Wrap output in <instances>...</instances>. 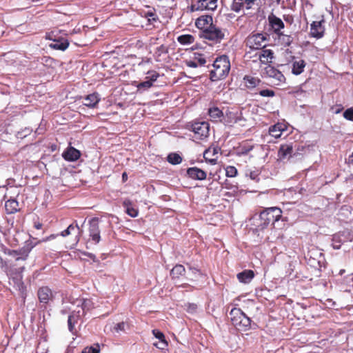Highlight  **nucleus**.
Segmentation results:
<instances>
[{
  "label": "nucleus",
  "mask_w": 353,
  "mask_h": 353,
  "mask_svg": "<svg viewBox=\"0 0 353 353\" xmlns=\"http://www.w3.org/2000/svg\"><path fill=\"white\" fill-rule=\"evenodd\" d=\"M230 70V62L226 55H221L216 58L212 64V69L210 72V79L212 81H218L226 78Z\"/></svg>",
  "instance_id": "obj_1"
},
{
  "label": "nucleus",
  "mask_w": 353,
  "mask_h": 353,
  "mask_svg": "<svg viewBox=\"0 0 353 353\" xmlns=\"http://www.w3.org/2000/svg\"><path fill=\"white\" fill-rule=\"evenodd\" d=\"M230 316L232 325L239 331L245 332L251 328V319L241 309H232Z\"/></svg>",
  "instance_id": "obj_2"
},
{
  "label": "nucleus",
  "mask_w": 353,
  "mask_h": 353,
  "mask_svg": "<svg viewBox=\"0 0 353 353\" xmlns=\"http://www.w3.org/2000/svg\"><path fill=\"white\" fill-rule=\"evenodd\" d=\"M259 216L261 225L265 228L268 225H274L275 222L279 221L282 216V211L276 207L268 208L260 213Z\"/></svg>",
  "instance_id": "obj_3"
},
{
  "label": "nucleus",
  "mask_w": 353,
  "mask_h": 353,
  "mask_svg": "<svg viewBox=\"0 0 353 353\" xmlns=\"http://www.w3.org/2000/svg\"><path fill=\"white\" fill-rule=\"evenodd\" d=\"M268 36L265 33H252L245 39L246 47L250 50H262L266 46Z\"/></svg>",
  "instance_id": "obj_4"
},
{
  "label": "nucleus",
  "mask_w": 353,
  "mask_h": 353,
  "mask_svg": "<svg viewBox=\"0 0 353 353\" xmlns=\"http://www.w3.org/2000/svg\"><path fill=\"white\" fill-rule=\"evenodd\" d=\"M191 130L194 132V138L203 140L209 136L210 125L205 121L194 122L191 125Z\"/></svg>",
  "instance_id": "obj_5"
},
{
  "label": "nucleus",
  "mask_w": 353,
  "mask_h": 353,
  "mask_svg": "<svg viewBox=\"0 0 353 353\" xmlns=\"http://www.w3.org/2000/svg\"><path fill=\"white\" fill-rule=\"evenodd\" d=\"M37 295L39 303L42 306L46 307L50 302L54 299V294L48 286H41L39 288Z\"/></svg>",
  "instance_id": "obj_6"
},
{
  "label": "nucleus",
  "mask_w": 353,
  "mask_h": 353,
  "mask_svg": "<svg viewBox=\"0 0 353 353\" xmlns=\"http://www.w3.org/2000/svg\"><path fill=\"white\" fill-rule=\"evenodd\" d=\"M294 154V142L285 143L280 145L277 153L279 160L288 161Z\"/></svg>",
  "instance_id": "obj_7"
},
{
  "label": "nucleus",
  "mask_w": 353,
  "mask_h": 353,
  "mask_svg": "<svg viewBox=\"0 0 353 353\" xmlns=\"http://www.w3.org/2000/svg\"><path fill=\"white\" fill-rule=\"evenodd\" d=\"M250 59H253V62L260 61L261 64H270L272 63L274 58V52L272 50L265 49V48L256 52L254 55L250 56Z\"/></svg>",
  "instance_id": "obj_8"
},
{
  "label": "nucleus",
  "mask_w": 353,
  "mask_h": 353,
  "mask_svg": "<svg viewBox=\"0 0 353 353\" xmlns=\"http://www.w3.org/2000/svg\"><path fill=\"white\" fill-rule=\"evenodd\" d=\"M38 244V241L37 242H33L30 239L26 241L23 247L18 250H15L17 252L15 261H26L31 250Z\"/></svg>",
  "instance_id": "obj_9"
},
{
  "label": "nucleus",
  "mask_w": 353,
  "mask_h": 353,
  "mask_svg": "<svg viewBox=\"0 0 353 353\" xmlns=\"http://www.w3.org/2000/svg\"><path fill=\"white\" fill-rule=\"evenodd\" d=\"M203 37L206 39L219 43L224 38L225 34L221 28L213 24L203 32Z\"/></svg>",
  "instance_id": "obj_10"
},
{
  "label": "nucleus",
  "mask_w": 353,
  "mask_h": 353,
  "mask_svg": "<svg viewBox=\"0 0 353 353\" xmlns=\"http://www.w3.org/2000/svg\"><path fill=\"white\" fill-rule=\"evenodd\" d=\"M324 23V19H322L321 21H313L310 24V36L316 39L323 37L325 31Z\"/></svg>",
  "instance_id": "obj_11"
},
{
  "label": "nucleus",
  "mask_w": 353,
  "mask_h": 353,
  "mask_svg": "<svg viewBox=\"0 0 353 353\" xmlns=\"http://www.w3.org/2000/svg\"><path fill=\"white\" fill-rule=\"evenodd\" d=\"M265 72L267 76L273 79L274 83L276 85H279L285 82V77L283 74L276 68L269 65L265 67Z\"/></svg>",
  "instance_id": "obj_12"
},
{
  "label": "nucleus",
  "mask_w": 353,
  "mask_h": 353,
  "mask_svg": "<svg viewBox=\"0 0 353 353\" xmlns=\"http://www.w3.org/2000/svg\"><path fill=\"white\" fill-rule=\"evenodd\" d=\"M268 19L270 26L271 27L274 33L276 35L281 32H283L281 30L285 28V25L280 18H279L278 17L273 14H271L270 15L268 16Z\"/></svg>",
  "instance_id": "obj_13"
},
{
  "label": "nucleus",
  "mask_w": 353,
  "mask_h": 353,
  "mask_svg": "<svg viewBox=\"0 0 353 353\" xmlns=\"http://www.w3.org/2000/svg\"><path fill=\"white\" fill-rule=\"evenodd\" d=\"M221 151V148L216 147H210L206 149L203 153V158L205 161L209 162L211 165H215L217 163V154Z\"/></svg>",
  "instance_id": "obj_14"
},
{
  "label": "nucleus",
  "mask_w": 353,
  "mask_h": 353,
  "mask_svg": "<svg viewBox=\"0 0 353 353\" xmlns=\"http://www.w3.org/2000/svg\"><path fill=\"white\" fill-rule=\"evenodd\" d=\"M80 228L77 221L68 225V227L60 233V236L66 237L70 235H74V241L77 243L79 241Z\"/></svg>",
  "instance_id": "obj_15"
},
{
  "label": "nucleus",
  "mask_w": 353,
  "mask_h": 353,
  "mask_svg": "<svg viewBox=\"0 0 353 353\" xmlns=\"http://www.w3.org/2000/svg\"><path fill=\"white\" fill-rule=\"evenodd\" d=\"M196 26L203 30V33L213 25V19L210 15H202L195 21Z\"/></svg>",
  "instance_id": "obj_16"
},
{
  "label": "nucleus",
  "mask_w": 353,
  "mask_h": 353,
  "mask_svg": "<svg viewBox=\"0 0 353 353\" xmlns=\"http://www.w3.org/2000/svg\"><path fill=\"white\" fill-rule=\"evenodd\" d=\"M89 236L95 243H98L101 241L100 230L98 223V219H93L90 221V225L89 228Z\"/></svg>",
  "instance_id": "obj_17"
},
{
  "label": "nucleus",
  "mask_w": 353,
  "mask_h": 353,
  "mask_svg": "<svg viewBox=\"0 0 353 353\" xmlns=\"http://www.w3.org/2000/svg\"><path fill=\"white\" fill-rule=\"evenodd\" d=\"M63 158L68 161H75L81 157V152L72 146H68L62 154Z\"/></svg>",
  "instance_id": "obj_18"
},
{
  "label": "nucleus",
  "mask_w": 353,
  "mask_h": 353,
  "mask_svg": "<svg viewBox=\"0 0 353 353\" xmlns=\"http://www.w3.org/2000/svg\"><path fill=\"white\" fill-rule=\"evenodd\" d=\"M287 130L288 125L286 123L278 122L277 123L270 127L269 134L275 139H279L281 137L283 132Z\"/></svg>",
  "instance_id": "obj_19"
},
{
  "label": "nucleus",
  "mask_w": 353,
  "mask_h": 353,
  "mask_svg": "<svg viewBox=\"0 0 353 353\" xmlns=\"http://www.w3.org/2000/svg\"><path fill=\"white\" fill-rule=\"evenodd\" d=\"M187 174L193 180L202 181L205 179L207 177V173L197 167H191L188 168Z\"/></svg>",
  "instance_id": "obj_20"
},
{
  "label": "nucleus",
  "mask_w": 353,
  "mask_h": 353,
  "mask_svg": "<svg viewBox=\"0 0 353 353\" xmlns=\"http://www.w3.org/2000/svg\"><path fill=\"white\" fill-rule=\"evenodd\" d=\"M152 334L160 341V345L157 343H153V345L159 350H165L168 346V343L165 339L164 334L157 329H154L152 331Z\"/></svg>",
  "instance_id": "obj_21"
},
{
  "label": "nucleus",
  "mask_w": 353,
  "mask_h": 353,
  "mask_svg": "<svg viewBox=\"0 0 353 353\" xmlns=\"http://www.w3.org/2000/svg\"><path fill=\"white\" fill-rule=\"evenodd\" d=\"M256 0H234L232 10L239 12L244 8L250 9Z\"/></svg>",
  "instance_id": "obj_22"
},
{
  "label": "nucleus",
  "mask_w": 353,
  "mask_h": 353,
  "mask_svg": "<svg viewBox=\"0 0 353 353\" xmlns=\"http://www.w3.org/2000/svg\"><path fill=\"white\" fill-rule=\"evenodd\" d=\"M5 210L7 214H12L21 210L19 203L15 199H10L6 201Z\"/></svg>",
  "instance_id": "obj_23"
},
{
  "label": "nucleus",
  "mask_w": 353,
  "mask_h": 353,
  "mask_svg": "<svg viewBox=\"0 0 353 353\" xmlns=\"http://www.w3.org/2000/svg\"><path fill=\"white\" fill-rule=\"evenodd\" d=\"M208 112L212 122L222 121L224 117L223 111L216 106L210 108Z\"/></svg>",
  "instance_id": "obj_24"
},
{
  "label": "nucleus",
  "mask_w": 353,
  "mask_h": 353,
  "mask_svg": "<svg viewBox=\"0 0 353 353\" xmlns=\"http://www.w3.org/2000/svg\"><path fill=\"white\" fill-rule=\"evenodd\" d=\"M83 104L88 108H94L99 103L100 98L97 93H92L85 97Z\"/></svg>",
  "instance_id": "obj_25"
},
{
  "label": "nucleus",
  "mask_w": 353,
  "mask_h": 353,
  "mask_svg": "<svg viewBox=\"0 0 353 353\" xmlns=\"http://www.w3.org/2000/svg\"><path fill=\"white\" fill-rule=\"evenodd\" d=\"M254 272L252 270H245L237 274L236 277L239 282L249 283L254 277Z\"/></svg>",
  "instance_id": "obj_26"
},
{
  "label": "nucleus",
  "mask_w": 353,
  "mask_h": 353,
  "mask_svg": "<svg viewBox=\"0 0 353 353\" xmlns=\"http://www.w3.org/2000/svg\"><path fill=\"white\" fill-rule=\"evenodd\" d=\"M245 86L248 89H253L260 85L261 80L258 77L250 75H245L243 77Z\"/></svg>",
  "instance_id": "obj_27"
},
{
  "label": "nucleus",
  "mask_w": 353,
  "mask_h": 353,
  "mask_svg": "<svg viewBox=\"0 0 353 353\" xmlns=\"http://www.w3.org/2000/svg\"><path fill=\"white\" fill-rule=\"evenodd\" d=\"M69 46V42L66 39H54L52 43L50 44V47L54 50H59L64 51Z\"/></svg>",
  "instance_id": "obj_28"
},
{
  "label": "nucleus",
  "mask_w": 353,
  "mask_h": 353,
  "mask_svg": "<svg viewBox=\"0 0 353 353\" xmlns=\"http://www.w3.org/2000/svg\"><path fill=\"white\" fill-rule=\"evenodd\" d=\"M306 63L303 59L296 60L292 62V73L299 75L304 71Z\"/></svg>",
  "instance_id": "obj_29"
},
{
  "label": "nucleus",
  "mask_w": 353,
  "mask_h": 353,
  "mask_svg": "<svg viewBox=\"0 0 353 353\" xmlns=\"http://www.w3.org/2000/svg\"><path fill=\"white\" fill-rule=\"evenodd\" d=\"M3 60L8 65H13L19 60V54L17 52H8L2 55Z\"/></svg>",
  "instance_id": "obj_30"
},
{
  "label": "nucleus",
  "mask_w": 353,
  "mask_h": 353,
  "mask_svg": "<svg viewBox=\"0 0 353 353\" xmlns=\"http://www.w3.org/2000/svg\"><path fill=\"white\" fill-rule=\"evenodd\" d=\"M123 205L125 208V212L131 217H137L139 211L137 208H134L131 201L126 199L123 202Z\"/></svg>",
  "instance_id": "obj_31"
},
{
  "label": "nucleus",
  "mask_w": 353,
  "mask_h": 353,
  "mask_svg": "<svg viewBox=\"0 0 353 353\" xmlns=\"http://www.w3.org/2000/svg\"><path fill=\"white\" fill-rule=\"evenodd\" d=\"M185 273V268L181 264L176 265L170 271V276L172 279H176L183 276Z\"/></svg>",
  "instance_id": "obj_32"
},
{
  "label": "nucleus",
  "mask_w": 353,
  "mask_h": 353,
  "mask_svg": "<svg viewBox=\"0 0 353 353\" xmlns=\"http://www.w3.org/2000/svg\"><path fill=\"white\" fill-rule=\"evenodd\" d=\"M279 42L281 45L288 47L293 42V37L290 34H285L283 32H281L276 34Z\"/></svg>",
  "instance_id": "obj_33"
},
{
  "label": "nucleus",
  "mask_w": 353,
  "mask_h": 353,
  "mask_svg": "<svg viewBox=\"0 0 353 353\" xmlns=\"http://www.w3.org/2000/svg\"><path fill=\"white\" fill-rule=\"evenodd\" d=\"M81 307L82 309V313L81 316L85 315L88 312L90 311L94 308V303L90 299H83L80 300Z\"/></svg>",
  "instance_id": "obj_34"
},
{
  "label": "nucleus",
  "mask_w": 353,
  "mask_h": 353,
  "mask_svg": "<svg viewBox=\"0 0 353 353\" xmlns=\"http://www.w3.org/2000/svg\"><path fill=\"white\" fill-rule=\"evenodd\" d=\"M81 316V311H77V314L75 315L74 312H72L69 316L68 319V329L72 332L74 330V325L77 323L78 319Z\"/></svg>",
  "instance_id": "obj_35"
},
{
  "label": "nucleus",
  "mask_w": 353,
  "mask_h": 353,
  "mask_svg": "<svg viewBox=\"0 0 353 353\" xmlns=\"http://www.w3.org/2000/svg\"><path fill=\"white\" fill-rule=\"evenodd\" d=\"M177 41L181 45H190L194 42V37L192 34H182L177 37Z\"/></svg>",
  "instance_id": "obj_36"
},
{
  "label": "nucleus",
  "mask_w": 353,
  "mask_h": 353,
  "mask_svg": "<svg viewBox=\"0 0 353 353\" xmlns=\"http://www.w3.org/2000/svg\"><path fill=\"white\" fill-rule=\"evenodd\" d=\"M222 188L224 189H227L231 192L232 194H239V187L236 184H233L228 180H225L224 183L222 184Z\"/></svg>",
  "instance_id": "obj_37"
},
{
  "label": "nucleus",
  "mask_w": 353,
  "mask_h": 353,
  "mask_svg": "<svg viewBox=\"0 0 353 353\" xmlns=\"http://www.w3.org/2000/svg\"><path fill=\"white\" fill-rule=\"evenodd\" d=\"M167 161L172 165H178L181 163L182 158L177 153H170L167 157Z\"/></svg>",
  "instance_id": "obj_38"
},
{
  "label": "nucleus",
  "mask_w": 353,
  "mask_h": 353,
  "mask_svg": "<svg viewBox=\"0 0 353 353\" xmlns=\"http://www.w3.org/2000/svg\"><path fill=\"white\" fill-rule=\"evenodd\" d=\"M203 10H214L217 7V0H203Z\"/></svg>",
  "instance_id": "obj_39"
},
{
  "label": "nucleus",
  "mask_w": 353,
  "mask_h": 353,
  "mask_svg": "<svg viewBox=\"0 0 353 353\" xmlns=\"http://www.w3.org/2000/svg\"><path fill=\"white\" fill-rule=\"evenodd\" d=\"M3 253L6 255L13 257L15 259L17 252L14 250H10L3 244H0V254Z\"/></svg>",
  "instance_id": "obj_40"
},
{
  "label": "nucleus",
  "mask_w": 353,
  "mask_h": 353,
  "mask_svg": "<svg viewBox=\"0 0 353 353\" xmlns=\"http://www.w3.org/2000/svg\"><path fill=\"white\" fill-rule=\"evenodd\" d=\"M153 85H152V82L150 81H146L143 82H141L137 85V91L138 92H142L148 90Z\"/></svg>",
  "instance_id": "obj_41"
},
{
  "label": "nucleus",
  "mask_w": 353,
  "mask_h": 353,
  "mask_svg": "<svg viewBox=\"0 0 353 353\" xmlns=\"http://www.w3.org/2000/svg\"><path fill=\"white\" fill-rule=\"evenodd\" d=\"M341 240L340 238V236L338 234H334L333 236L332 240V246L335 250H339L341 247Z\"/></svg>",
  "instance_id": "obj_42"
},
{
  "label": "nucleus",
  "mask_w": 353,
  "mask_h": 353,
  "mask_svg": "<svg viewBox=\"0 0 353 353\" xmlns=\"http://www.w3.org/2000/svg\"><path fill=\"white\" fill-rule=\"evenodd\" d=\"M100 347L98 343L95 344L94 346L85 347L82 350L81 353H99Z\"/></svg>",
  "instance_id": "obj_43"
},
{
  "label": "nucleus",
  "mask_w": 353,
  "mask_h": 353,
  "mask_svg": "<svg viewBox=\"0 0 353 353\" xmlns=\"http://www.w3.org/2000/svg\"><path fill=\"white\" fill-rule=\"evenodd\" d=\"M237 173V169L234 166L229 165L225 168V175L228 177H234Z\"/></svg>",
  "instance_id": "obj_44"
},
{
  "label": "nucleus",
  "mask_w": 353,
  "mask_h": 353,
  "mask_svg": "<svg viewBox=\"0 0 353 353\" xmlns=\"http://www.w3.org/2000/svg\"><path fill=\"white\" fill-rule=\"evenodd\" d=\"M203 0H198L196 4H191L189 7L190 12H193L198 10H203Z\"/></svg>",
  "instance_id": "obj_45"
},
{
  "label": "nucleus",
  "mask_w": 353,
  "mask_h": 353,
  "mask_svg": "<svg viewBox=\"0 0 353 353\" xmlns=\"http://www.w3.org/2000/svg\"><path fill=\"white\" fill-rule=\"evenodd\" d=\"M144 17L148 19L150 23H153L157 21L158 18L154 11H148L145 13Z\"/></svg>",
  "instance_id": "obj_46"
},
{
  "label": "nucleus",
  "mask_w": 353,
  "mask_h": 353,
  "mask_svg": "<svg viewBox=\"0 0 353 353\" xmlns=\"http://www.w3.org/2000/svg\"><path fill=\"white\" fill-rule=\"evenodd\" d=\"M168 52V48L167 46L164 45H161L157 47L155 51V54L157 57H161L162 54H167Z\"/></svg>",
  "instance_id": "obj_47"
},
{
  "label": "nucleus",
  "mask_w": 353,
  "mask_h": 353,
  "mask_svg": "<svg viewBox=\"0 0 353 353\" xmlns=\"http://www.w3.org/2000/svg\"><path fill=\"white\" fill-rule=\"evenodd\" d=\"M259 94L263 97H273L275 96V92L270 89L261 90Z\"/></svg>",
  "instance_id": "obj_48"
},
{
  "label": "nucleus",
  "mask_w": 353,
  "mask_h": 353,
  "mask_svg": "<svg viewBox=\"0 0 353 353\" xmlns=\"http://www.w3.org/2000/svg\"><path fill=\"white\" fill-rule=\"evenodd\" d=\"M148 74L150 75L147 76L145 77V79L151 81L152 85H153V83L155 82L157 80L158 77H159V74L156 71L148 72Z\"/></svg>",
  "instance_id": "obj_49"
},
{
  "label": "nucleus",
  "mask_w": 353,
  "mask_h": 353,
  "mask_svg": "<svg viewBox=\"0 0 353 353\" xmlns=\"http://www.w3.org/2000/svg\"><path fill=\"white\" fill-rule=\"evenodd\" d=\"M343 117L348 121H353V108L345 110L343 112Z\"/></svg>",
  "instance_id": "obj_50"
},
{
  "label": "nucleus",
  "mask_w": 353,
  "mask_h": 353,
  "mask_svg": "<svg viewBox=\"0 0 353 353\" xmlns=\"http://www.w3.org/2000/svg\"><path fill=\"white\" fill-rule=\"evenodd\" d=\"M59 236H60V234H52L48 236H46V238H43V239L39 240L38 243H40L41 242H46L48 241H51L52 239H54L55 238H57Z\"/></svg>",
  "instance_id": "obj_51"
},
{
  "label": "nucleus",
  "mask_w": 353,
  "mask_h": 353,
  "mask_svg": "<svg viewBox=\"0 0 353 353\" xmlns=\"http://www.w3.org/2000/svg\"><path fill=\"white\" fill-rule=\"evenodd\" d=\"M43 63L46 65L52 66V64L54 63V59L50 57H44L42 59Z\"/></svg>",
  "instance_id": "obj_52"
},
{
  "label": "nucleus",
  "mask_w": 353,
  "mask_h": 353,
  "mask_svg": "<svg viewBox=\"0 0 353 353\" xmlns=\"http://www.w3.org/2000/svg\"><path fill=\"white\" fill-rule=\"evenodd\" d=\"M125 323L124 322L119 323L114 326V330L117 332L123 331L125 330Z\"/></svg>",
  "instance_id": "obj_53"
},
{
  "label": "nucleus",
  "mask_w": 353,
  "mask_h": 353,
  "mask_svg": "<svg viewBox=\"0 0 353 353\" xmlns=\"http://www.w3.org/2000/svg\"><path fill=\"white\" fill-rule=\"evenodd\" d=\"M5 32V23L2 16L0 14V37L3 36Z\"/></svg>",
  "instance_id": "obj_54"
},
{
  "label": "nucleus",
  "mask_w": 353,
  "mask_h": 353,
  "mask_svg": "<svg viewBox=\"0 0 353 353\" xmlns=\"http://www.w3.org/2000/svg\"><path fill=\"white\" fill-rule=\"evenodd\" d=\"M252 146H246L245 145H243L241 146V152L242 154H248L250 150H252Z\"/></svg>",
  "instance_id": "obj_55"
},
{
  "label": "nucleus",
  "mask_w": 353,
  "mask_h": 353,
  "mask_svg": "<svg viewBox=\"0 0 353 353\" xmlns=\"http://www.w3.org/2000/svg\"><path fill=\"white\" fill-rule=\"evenodd\" d=\"M283 19L289 24H292L294 22V17L292 15H290V14L284 15Z\"/></svg>",
  "instance_id": "obj_56"
},
{
  "label": "nucleus",
  "mask_w": 353,
  "mask_h": 353,
  "mask_svg": "<svg viewBox=\"0 0 353 353\" xmlns=\"http://www.w3.org/2000/svg\"><path fill=\"white\" fill-rule=\"evenodd\" d=\"M196 62L198 65H204L206 63V60L204 57H202V55H199V57L196 59Z\"/></svg>",
  "instance_id": "obj_57"
},
{
  "label": "nucleus",
  "mask_w": 353,
  "mask_h": 353,
  "mask_svg": "<svg viewBox=\"0 0 353 353\" xmlns=\"http://www.w3.org/2000/svg\"><path fill=\"white\" fill-rule=\"evenodd\" d=\"M186 65L190 68H196L198 66V63H197L196 61H187Z\"/></svg>",
  "instance_id": "obj_58"
},
{
  "label": "nucleus",
  "mask_w": 353,
  "mask_h": 353,
  "mask_svg": "<svg viewBox=\"0 0 353 353\" xmlns=\"http://www.w3.org/2000/svg\"><path fill=\"white\" fill-rule=\"evenodd\" d=\"M42 223H41L40 222L37 221V222H34V227L37 229V230H40L42 228Z\"/></svg>",
  "instance_id": "obj_59"
},
{
  "label": "nucleus",
  "mask_w": 353,
  "mask_h": 353,
  "mask_svg": "<svg viewBox=\"0 0 353 353\" xmlns=\"http://www.w3.org/2000/svg\"><path fill=\"white\" fill-rule=\"evenodd\" d=\"M238 194H232L231 192L230 191H228V192H225L224 194H223V196H228V197H232V196H237Z\"/></svg>",
  "instance_id": "obj_60"
},
{
  "label": "nucleus",
  "mask_w": 353,
  "mask_h": 353,
  "mask_svg": "<svg viewBox=\"0 0 353 353\" xmlns=\"http://www.w3.org/2000/svg\"><path fill=\"white\" fill-rule=\"evenodd\" d=\"M347 161H348V163H352V164H353V152H352V154L348 157Z\"/></svg>",
  "instance_id": "obj_61"
},
{
  "label": "nucleus",
  "mask_w": 353,
  "mask_h": 353,
  "mask_svg": "<svg viewBox=\"0 0 353 353\" xmlns=\"http://www.w3.org/2000/svg\"><path fill=\"white\" fill-rule=\"evenodd\" d=\"M127 179H128V175H127L126 172H123L122 174V179H123V181H125L127 180Z\"/></svg>",
  "instance_id": "obj_62"
},
{
  "label": "nucleus",
  "mask_w": 353,
  "mask_h": 353,
  "mask_svg": "<svg viewBox=\"0 0 353 353\" xmlns=\"http://www.w3.org/2000/svg\"><path fill=\"white\" fill-rule=\"evenodd\" d=\"M256 175L254 173V172H251L250 173V177L252 179H254L256 178Z\"/></svg>",
  "instance_id": "obj_63"
},
{
  "label": "nucleus",
  "mask_w": 353,
  "mask_h": 353,
  "mask_svg": "<svg viewBox=\"0 0 353 353\" xmlns=\"http://www.w3.org/2000/svg\"><path fill=\"white\" fill-rule=\"evenodd\" d=\"M342 110H343V108H339V110H337L335 112H336V114H338V113H339Z\"/></svg>",
  "instance_id": "obj_64"
}]
</instances>
